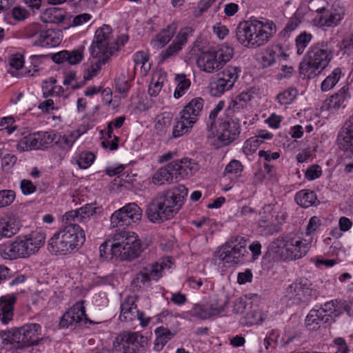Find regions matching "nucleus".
I'll use <instances>...</instances> for the list:
<instances>
[{
    "instance_id": "1",
    "label": "nucleus",
    "mask_w": 353,
    "mask_h": 353,
    "mask_svg": "<svg viewBox=\"0 0 353 353\" xmlns=\"http://www.w3.org/2000/svg\"><path fill=\"white\" fill-rule=\"evenodd\" d=\"M188 192V188L181 184L159 192L147 205L148 219L155 223L172 219L183 205Z\"/></svg>"
},
{
    "instance_id": "2",
    "label": "nucleus",
    "mask_w": 353,
    "mask_h": 353,
    "mask_svg": "<svg viewBox=\"0 0 353 353\" xmlns=\"http://www.w3.org/2000/svg\"><path fill=\"white\" fill-rule=\"evenodd\" d=\"M276 32V26L272 21L254 18L238 24L236 38L243 47L256 49L268 43Z\"/></svg>"
},
{
    "instance_id": "3",
    "label": "nucleus",
    "mask_w": 353,
    "mask_h": 353,
    "mask_svg": "<svg viewBox=\"0 0 353 353\" xmlns=\"http://www.w3.org/2000/svg\"><path fill=\"white\" fill-rule=\"evenodd\" d=\"M91 59L84 64L83 81L84 84L96 77L110 57V28L103 25L98 28L89 48Z\"/></svg>"
},
{
    "instance_id": "4",
    "label": "nucleus",
    "mask_w": 353,
    "mask_h": 353,
    "mask_svg": "<svg viewBox=\"0 0 353 353\" xmlns=\"http://www.w3.org/2000/svg\"><path fill=\"white\" fill-rule=\"evenodd\" d=\"M61 228L49 240L48 249L51 252L62 254H69L79 249L85 241L84 230L73 221L63 220Z\"/></svg>"
},
{
    "instance_id": "5",
    "label": "nucleus",
    "mask_w": 353,
    "mask_h": 353,
    "mask_svg": "<svg viewBox=\"0 0 353 353\" xmlns=\"http://www.w3.org/2000/svg\"><path fill=\"white\" fill-rule=\"evenodd\" d=\"M334 46L327 41L312 45L307 52V59L300 63L299 72L304 78L312 79L319 75L334 57Z\"/></svg>"
},
{
    "instance_id": "6",
    "label": "nucleus",
    "mask_w": 353,
    "mask_h": 353,
    "mask_svg": "<svg viewBox=\"0 0 353 353\" xmlns=\"http://www.w3.org/2000/svg\"><path fill=\"white\" fill-rule=\"evenodd\" d=\"M144 248L138 235L125 228L112 232V256L121 261H132L138 258Z\"/></svg>"
},
{
    "instance_id": "7",
    "label": "nucleus",
    "mask_w": 353,
    "mask_h": 353,
    "mask_svg": "<svg viewBox=\"0 0 353 353\" xmlns=\"http://www.w3.org/2000/svg\"><path fill=\"white\" fill-rule=\"evenodd\" d=\"M310 245L305 240L294 237L278 238L270 247L273 259L283 261L299 259L308 252Z\"/></svg>"
},
{
    "instance_id": "8",
    "label": "nucleus",
    "mask_w": 353,
    "mask_h": 353,
    "mask_svg": "<svg viewBox=\"0 0 353 353\" xmlns=\"http://www.w3.org/2000/svg\"><path fill=\"white\" fill-rule=\"evenodd\" d=\"M233 55V48L223 44L201 53L197 59V64L204 72L213 73L221 69Z\"/></svg>"
},
{
    "instance_id": "9",
    "label": "nucleus",
    "mask_w": 353,
    "mask_h": 353,
    "mask_svg": "<svg viewBox=\"0 0 353 353\" xmlns=\"http://www.w3.org/2000/svg\"><path fill=\"white\" fill-rule=\"evenodd\" d=\"M204 101L201 97L192 99L180 112L176 119L173 128L172 136L179 137L188 133L196 123L198 117L203 108Z\"/></svg>"
},
{
    "instance_id": "10",
    "label": "nucleus",
    "mask_w": 353,
    "mask_h": 353,
    "mask_svg": "<svg viewBox=\"0 0 353 353\" xmlns=\"http://www.w3.org/2000/svg\"><path fill=\"white\" fill-rule=\"evenodd\" d=\"M42 328L39 323H26L8 330V338L11 345L16 348L23 349L37 345L42 340Z\"/></svg>"
},
{
    "instance_id": "11",
    "label": "nucleus",
    "mask_w": 353,
    "mask_h": 353,
    "mask_svg": "<svg viewBox=\"0 0 353 353\" xmlns=\"http://www.w3.org/2000/svg\"><path fill=\"white\" fill-rule=\"evenodd\" d=\"M46 234L41 231H34L28 235L15 239L17 259H26L37 253L44 244Z\"/></svg>"
},
{
    "instance_id": "12",
    "label": "nucleus",
    "mask_w": 353,
    "mask_h": 353,
    "mask_svg": "<svg viewBox=\"0 0 353 353\" xmlns=\"http://www.w3.org/2000/svg\"><path fill=\"white\" fill-rule=\"evenodd\" d=\"M246 241L242 237H234L221 246L217 252L219 260L228 263L238 264L243 261L246 250Z\"/></svg>"
},
{
    "instance_id": "13",
    "label": "nucleus",
    "mask_w": 353,
    "mask_h": 353,
    "mask_svg": "<svg viewBox=\"0 0 353 353\" xmlns=\"http://www.w3.org/2000/svg\"><path fill=\"white\" fill-rule=\"evenodd\" d=\"M56 139L57 135L52 132H39L23 137L17 143L16 147L19 152L47 148Z\"/></svg>"
},
{
    "instance_id": "14",
    "label": "nucleus",
    "mask_w": 353,
    "mask_h": 353,
    "mask_svg": "<svg viewBox=\"0 0 353 353\" xmlns=\"http://www.w3.org/2000/svg\"><path fill=\"white\" fill-rule=\"evenodd\" d=\"M142 217V210L135 203H130L112 214V224L113 227L130 225Z\"/></svg>"
},
{
    "instance_id": "15",
    "label": "nucleus",
    "mask_w": 353,
    "mask_h": 353,
    "mask_svg": "<svg viewBox=\"0 0 353 353\" xmlns=\"http://www.w3.org/2000/svg\"><path fill=\"white\" fill-rule=\"evenodd\" d=\"M316 12L317 14L314 19V22L321 27L337 26L345 14L343 8L339 5H333L330 10H327L323 5L316 10Z\"/></svg>"
},
{
    "instance_id": "16",
    "label": "nucleus",
    "mask_w": 353,
    "mask_h": 353,
    "mask_svg": "<svg viewBox=\"0 0 353 353\" xmlns=\"http://www.w3.org/2000/svg\"><path fill=\"white\" fill-rule=\"evenodd\" d=\"M137 297L134 296H128L121 305V314L119 319L122 321H132L136 316L140 321L143 327L148 325L151 319L146 317L145 314L137 310L135 302Z\"/></svg>"
},
{
    "instance_id": "17",
    "label": "nucleus",
    "mask_w": 353,
    "mask_h": 353,
    "mask_svg": "<svg viewBox=\"0 0 353 353\" xmlns=\"http://www.w3.org/2000/svg\"><path fill=\"white\" fill-rule=\"evenodd\" d=\"M238 121L227 117L219 123L216 130V136L223 145H228L238 137L241 130Z\"/></svg>"
},
{
    "instance_id": "18",
    "label": "nucleus",
    "mask_w": 353,
    "mask_h": 353,
    "mask_svg": "<svg viewBox=\"0 0 353 353\" xmlns=\"http://www.w3.org/2000/svg\"><path fill=\"white\" fill-rule=\"evenodd\" d=\"M311 283L307 279L301 278L290 284L286 290V296L289 299L305 302L312 296Z\"/></svg>"
},
{
    "instance_id": "19",
    "label": "nucleus",
    "mask_w": 353,
    "mask_h": 353,
    "mask_svg": "<svg viewBox=\"0 0 353 353\" xmlns=\"http://www.w3.org/2000/svg\"><path fill=\"white\" fill-rule=\"evenodd\" d=\"M252 95L248 92H241L237 95L230 102L225 109V116L239 121L240 117L245 115L248 103L252 100Z\"/></svg>"
},
{
    "instance_id": "20",
    "label": "nucleus",
    "mask_w": 353,
    "mask_h": 353,
    "mask_svg": "<svg viewBox=\"0 0 353 353\" xmlns=\"http://www.w3.org/2000/svg\"><path fill=\"white\" fill-rule=\"evenodd\" d=\"M83 304V301H78L65 312L61 319L60 327L66 328L70 325L77 324L83 320L86 321L88 319Z\"/></svg>"
},
{
    "instance_id": "21",
    "label": "nucleus",
    "mask_w": 353,
    "mask_h": 353,
    "mask_svg": "<svg viewBox=\"0 0 353 353\" xmlns=\"http://www.w3.org/2000/svg\"><path fill=\"white\" fill-rule=\"evenodd\" d=\"M140 343L141 348L147 344V339L138 332H123L118 334L113 341V350L120 352L128 345H136Z\"/></svg>"
},
{
    "instance_id": "22",
    "label": "nucleus",
    "mask_w": 353,
    "mask_h": 353,
    "mask_svg": "<svg viewBox=\"0 0 353 353\" xmlns=\"http://www.w3.org/2000/svg\"><path fill=\"white\" fill-rule=\"evenodd\" d=\"M84 57V48L81 47L72 50H62L52 56V61L57 63H68L69 65L79 64Z\"/></svg>"
},
{
    "instance_id": "23",
    "label": "nucleus",
    "mask_w": 353,
    "mask_h": 353,
    "mask_svg": "<svg viewBox=\"0 0 353 353\" xmlns=\"http://www.w3.org/2000/svg\"><path fill=\"white\" fill-rule=\"evenodd\" d=\"M337 143L341 150L353 153V115L341 128L337 137Z\"/></svg>"
},
{
    "instance_id": "24",
    "label": "nucleus",
    "mask_w": 353,
    "mask_h": 353,
    "mask_svg": "<svg viewBox=\"0 0 353 353\" xmlns=\"http://www.w3.org/2000/svg\"><path fill=\"white\" fill-rule=\"evenodd\" d=\"M179 180L172 163L160 168L154 174L152 179V183L156 185L170 184L174 180Z\"/></svg>"
},
{
    "instance_id": "25",
    "label": "nucleus",
    "mask_w": 353,
    "mask_h": 353,
    "mask_svg": "<svg viewBox=\"0 0 353 353\" xmlns=\"http://www.w3.org/2000/svg\"><path fill=\"white\" fill-rule=\"evenodd\" d=\"M97 208L92 204H86L84 206L75 210L67 212L63 215V220L73 221V222L83 223L94 215Z\"/></svg>"
},
{
    "instance_id": "26",
    "label": "nucleus",
    "mask_w": 353,
    "mask_h": 353,
    "mask_svg": "<svg viewBox=\"0 0 353 353\" xmlns=\"http://www.w3.org/2000/svg\"><path fill=\"white\" fill-rule=\"evenodd\" d=\"M158 271L153 270L151 267L148 265L143 268L134 277L131 281V286L133 290H140L143 288L145 285L151 280H155V276H157Z\"/></svg>"
},
{
    "instance_id": "27",
    "label": "nucleus",
    "mask_w": 353,
    "mask_h": 353,
    "mask_svg": "<svg viewBox=\"0 0 353 353\" xmlns=\"http://www.w3.org/2000/svg\"><path fill=\"white\" fill-rule=\"evenodd\" d=\"M16 301L17 297L13 294L0 297V319L3 323L7 324L12 319Z\"/></svg>"
},
{
    "instance_id": "28",
    "label": "nucleus",
    "mask_w": 353,
    "mask_h": 353,
    "mask_svg": "<svg viewBox=\"0 0 353 353\" xmlns=\"http://www.w3.org/2000/svg\"><path fill=\"white\" fill-rule=\"evenodd\" d=\"M61 41V32L59 30L48 29L39 33V39H37L34 43L41 47H54Z\"/></svg>"
},
{
    "instance_id": "29",
    "label": "nucleus",
    "mask_w": 353,
    "mask_h": 353,
    "mask_svg": "<svg viewBox=\"0 0 353 353\" xmlns=\"http://www.w3.org/2000/svg\"><path fill=\"white\" fill-rule=\"evenodd\" d=\"M177 29V23L174 21L156 34L151 40V45L155 49L163 48L172 38Z\"/></svg>"
},
{
    "instance_id": "30",
    "label": "nucleus",
    "mask_w": 353,
    "mask_h": 353,
    "mask_svg": "<svg viewBox=\"0 0 353 353\" xmlns=\"http://www.w3.org/2000/svg\"><path fill=\"white\" fill-rule=\"evenodd\" d=\"M350 98V93L347 85L342 87L338 92L332 95L329 99L327 108L330 111H336L341 108L346 106V102Z\"/></svg>"
},
{
    "instance_id": "31",
    "label": "nucleus",
    "mask_w": 353,
    "mask_h": 353,
    "mask_svg": "<svg viewBox=\"0 0 353 353\" xmlns=\"http://www.w3.org/2000/svg\"><path fill=\"white\" fill-rule=\"evenodd\" d=\"M329 323V316L323 315V311L319 310H311L305 321L306 327L310 330H316L321 323Z\"/></svg>"
},
{
    "instance_id": "32",
    "label": "nucleus",
    "mask_w": 353,
    "mask_h": 353,
    "mask_svg": "<svg viewBox=\"0 0 353 353\" xmlns=\"http://www.w3.org/2000/svg\"><path fill=\"white\" fill-rule=\"evenodd\" d=\"M41 19L44 23H61L65 19V11L57 7L48 8L42 12Z\"/></svg>"
},
{
    "instance_id": "33",
    "label": "nucleus",
    "mask_w": 353,
    "mask_h": 353,
    "mask_svg": "<svg viewBox=\"0 0 353 353\" xmlns=\"http://www.w3.org/2000/svg\"><path fill=\"white\" fill-rule=\"evenodd\" d=\"M319 310L323 311V315H327L329 316V321L333 318L339 316L343 313V310H345L348 312L347 307L343 306V303L337 300H332L326 302Z\"/></svg>"
},
{
    "instance_id": "34",
    "label": "nucleus",
    "mask_w": 353,
    "mask_h": 353,
    "mask_svg": "<svg viewBox=\"0 0 353 353\" xmlns=\"http://www.w3.org/2000/svg\"><path fill=\"white\" fill-rule=\"evenodd\" d=\"M19 230V223L14 219L6 220L0 219V239L10 238L17 234Z\"/></svg>"
},
{
    "instance_id": "35",
    "label": "nucleus",
    "mask_w": 353,
    "mask_h": 353,
    "mask_svg": "<svg viewBox=\"0 0 353 353\" xmlns=\"http://www.w3.org/2000/svg\"><path fill=\"white\" fill-rule=\"evenodd\" d=\"M172 163L174 168H176V172L178 175L179 179L191 174L192 170H195L196 167V164L191 159L187 158L183 159L180 161H174Z\"/></svg>"
},
{
    "instance_id": "36",
    "label": "nucleus",
    "mask_w": 353,
    "mask_h": 353,
    "mask_svg": "<svg viewBox=\"0 0 353 353\" xmlns=\"http://www.w3.org/2000/svg\"><path fill=\"white\" fill-rule=\"evenodd\" d=\"M134 70L140 68L141 74L145 76L150 70L151 64L149 61V55L144 51H139L134 55Z\"/></svg>"
},
{
    "instance_id": "37",
    "label": "nucleus",
    "mask_w": 353,
    "mask_h": 353,
    "mask_svg": "<svg viewBox=\"0 0 353 353\" xmlns=\"http://www.w3.org/2000/svg\"><path fill=\"white\" fill-rule=\"evenodd\" d=\"M114 83L115 93L121 94V97H126L130 88L129 77L126 72H122L116 75Z\"/></svg>"
},
{
    "instance_id": "38",
    "label": "nucleus",
    "mask_w": 353,
    "mask_h": 353,
    "mask_svg": "<svg viewBox=\"0 0 353 353\" xmlns=\"http://www.w3.org/2000/svg\"><path fill=\"white\" fill-rule=\"evenodd\" d=\"M79 134L76 132H67L63 134H59V138L54 141L56 144L62 150H70Z\"/></svg>"
},
{
    "instance_id": "39",
    "label": "nucleus",
    "mask_w": 353,
    "mask_h": 353,
    "mask_svg": "<svg viewBox=\"0 0 353 353\" xmlns=\"http://www.w3.org/2000/svg\"><path fill=\"white\" fill-rule=\"evenodd\" d=\"M316 196L314 192L303 190L296 193L295 201L298 205L303 208H308L315 203Z\"/></svg>"
},
{
    "instance_id": "40",
    "label": "nucleus",
    "mask_w": 353,
    "mask_h": 353,
    "mask_svg": "<svg viewBox=\"0 0 353 353\" xmlns=\"http://www.w3.org/2000/svg\"><path fill=\"white\" fill-rule=\"evenodd\" d=\"M232 83H228L225 79L219 77L216 81L210 83V92L212 96L219 97L225 92L232 88Z\"/></svg>"
},
{
    "instance_id": "41",
    "label": "nucleus",
    "mask_w": 353,
    "mask_h": 353,
    "mask_svg": "<svg viewBox=\"0 0 353 353\" xmlns=\"http://www.w3.org/2000/svg\"><path fill=\"white\" fill-rule=\"evenodd\" d=\"M174 80L177 83V85L174 92V97L175 99H179L189 89L191 85V82L190 80L188 79L186 75L184 74H176L175 76Z\"/></svg>"
},
{
    "instance_id": "42",
    "label": "nucleus",
    "mask_w": 353,
    "mask_h": 353,
    "mask_svg": "<svg viewBox=\"0 0 353 353\" xmlns=\"http://www.w3.org/2000/svg\"><path fill=\"white\" fill-rule=\"evenodd\" d=\"M342 71L340 68H336L321 83V88L323 92L332 89L339 81Z\"/></svg>"
},
{
    "instance_id": "43",
    "label": "nucleus",
    "mask_w": 353,
    "mask_h": 353,
    "mask_svg": "<svg viewBox=\"0 0 353 353\" xmlns=\"http://www.w3.org/2000/svg\"><path fill=\"white\" fill-rule=\"evenodd\" d=\"M275 205L269 204L263 207L262 211L259 213L261 218L258 221V226L265 229L272 225V212L274 210Z\"/></svg>"
},
{
    "instance_id": "44",
    "label": "nucleus",
    "mask_w": 353,
    "mask_h": 353,
    "mask_svg": "<svg viewBox=\"0 0 353 353\" xmlns=\"http://www.w3.org/2000/svg\"><path fill=\"white\" fill-rule=\"evenodd\" d=\"M17 252L15 240L0 244V256L3 259H17Z\"/></svg>"
},
{
    "instance_id": "45",
    "label": "nucleus",
    "mask_w": 353,
    "mask_h": 353,
    "mask_svg": "<svg viewBox=\"0 0 353 353\" xmlns=\"http://www.w3.org/2000/svg\"><path fill=\"white\" fill-rule=\"evenodd\" d=\"M17 252L15 240L0 244V256L3 259H17Z\"/></svg>"
},
{
    "instance_id": "46",
    "label": "nucleus",
    "mask_w": 353,
    "mask_h": 353,
    "mask_svg": "<svg viewBox=\"0 0 353 353\" xmlns=\"http://www.w3.org/2000/svg\"><path fill=\"white\" fill-rule=\"evenodd\" d=\"M297 94L296 89L290 88L279 93L276 97V100L280 105H289L294 101Z\"/></svg>"
},
{
    "instance_id": "47",
    "label": "nucleus",
    "mask_w": 353,
    "mask_h": 353,
    "mask_svg": "<svg viewBox=\"0 0 353 353\" xmlns=\"http://www.w3.org/2000/svg\"><path fill=\"white\" fill-rule=\"evenodd\" d=\"M240 72L241 70L239 68L228 65L222 71L221 77H220V78L225 79L228 83H232V86H234V83L239 77V73Z\"/></svg>"
},
{
    "instance_id": "48",
    "label": "nucleus",
    "mask_w": 353,
    "mask_h": 353,
    "mask_svg": "<svg viewBox=\"0 0 353 353\" xmlns=\"http://www.w3.org/2000/svg\"><path fill=\"white\" fill-rule=\"evenodd\" d=\"M312 38V35L310 33H307L305 32L301 33L296 37L295 42L296 52L298 54H302L303 53L305 48L311 41Z\"/></svg>"
},
{
    "instance_id": "49",
    "label": "nucleus",
    "mask_w": 353,
    "mask_h": 353,
    "mask_svg": "<svg viewBox=\"0 0 353 353\" xmlns=\"http://www.w3.org/2000/svg\"><path fill=\"white\" fill-rule=\"evenodd\" d=\"M280 54H278L273 48H267L262 56L261 63L263 67L268 68L272 65L277 59L279 58Z\"/></svg>"
},
{
    "instance_id": "50",
    "label": "nucleus",
    "mask_w": 353,
    "mask_h": 353,
    "mask_svg": "<svg viewBox=\"0 0 353 353\" xmlns=\"http://www.w3.org/2000/svg\"><path fill=\"white\" fill-rule=\"evenodd\" d=\"M172 263L171 258L166 257L162 259L161 261L155 262L148 265L151 267L153 270H157V271H158L157 276H155L156 281H157L163 276V271L165 269H170L171 268Z\"/></svg>"
},
{
    "instance_id": "51",
    "label": "nucleus",
    "mask_w": 353,
    "mask_h": 353,
    "mask_svg": "<svg viewBox=\"0 0 353 353\" xmlns=\"http://www.w3.org/2000/svg\"><path fill=\"white\" fill-rule=\"evenodd\" d=\"M128 40L129 36L126 34L118 36L114 41L112 42V57L119 56V52L123 50Z\"/></svg>"
},
{
    "instance_id": "52",
    "label": "nucleus",
    "mask_w": 353,
    "mask_h": 353,
    "mask_svg": "<svg viewBox=\"0 0 353 353\" xmlns=\"http://www.w3.org/2000/svg\"><path fill=\"white\" fill-rule=\"evenodd\" d=\"M95 159L94 154L90 152H81L77 159V163L79 168L86 169L90 167Z\"/></svg>"
},
{
    "instance_id": "53",
    "label": "nucleus",
    "mask_w": 353,
    "mask_h": 353,
    "mask_svg": "<svg viewBox=\"0 0 353 353\" xmlns=\"http://www.w3.org/2000/svg\"><path fill=\"white\" fill-rule=\"evenodd\" d=\"M192 33L193 29L191 27H185L179 31L173 41L183 48L186 45L188 38L192 36Z\"/></svg>"
},
{
    "instance_id": "54",
    "label": "nucleus",
    "mask_w": 353,
    "mask_h": 353,
    "mask_svg": "<svg viewBox=\"0 0 353 353\" xmlns=\"http://www.w3.org/2000/svg\"><path fill=\"white\" fill-rule=\"evenodd\" d=\"M244 323L247 325H257L264 320L261 312L259 310H253L248 312L245 316Z\"/></svg>"
},
{
    "instance_id": "55",
    "label": "nucleus",
    "mask_w": 353,
    "mask_h": 353,
    "mask_svg": "<svg viewBox=\"0 0 353 353\" xmlns=\"http://www.w3.org/2000/svg\"><path fill=\"white\" fill-rule=\"evenodd\" d=\"M65 85H70L72 90H77L83 87L85 84L83 81H77V72L75 71H70L65 74L63 82Z\"/></svg>"
},
{
    "instance_id": "56",
    "label": "nucleus",
    "mask_w": 353,
    "mask_h": 353,
    "mask_svg": "<svg viewBox=\"0 0 353 353\" xmlns=\"http://www.w3.org/2000/svg\"><path fill=\"white\" fill-rule=\"evenodd\" d=\"M156 75L152 77V81L154 82L148 88V93L152 97H156L159 93L166 77L165 74H159L158 79L155 81Z\"/></svg>"
},
{
    "instance_id": "57",
    "label": "nucleus",
    "mask_w": 353,
    "mask_h": 353,
    "mask_svg": "<svg viewBox=\"0 0 353 353\" xmlns=\"http://www.w3.org/2000/svg\"><path fill=\"white\" fill-rule=\"evenodd\" d=\"M16 198V194L12 190H0V208L11 205Z\"/></svg>"
},
{
    "instance_id": "58",
    "label": "nucleus",
    "mask_w": 353,
    "mask_h": 353,
    "mask_svg": "<svg viewBox=\"0 0 353 353\" xmlns=\"http://www.w3.org/2000/svg\"><path fill=\"white\" fill-rule=\"evenodd\" d=\"M261 143L259 141L258 137H252L247 139L243 146V151L246 155L254 153Z\"/></svg>"
},
{
    "instance_id": "59",
    "label": "nucleus",
    "mask_w": 353,
    "mask_h": 353,
    "mask_svg": "<svg viewBox=\"0 0 353 353\" xmlns=\"http://www.w3.org/2000/svg\"><path fill=\"white\" fill-rule=\"evenodd\" d=\"M157 334V343H161L163 346L173 336V334L168 329L163 327H157L155 330Z\"/></svg>"
},
{
    "instance_id": "60",
    "label": "nucleus",
    "mask_w": 353,
    "mask_h": 353,
    "mask_svg": "<svg viewBox=\"0 0 353 353\" xmlns=\"http://www.w3.org/2000/svg\"><path fill=\"white\" fill-rule=\"evenodd\" d=\"M188 313L191 316L201 319H207L209 318V314L207 312V307L199 304H194L188 311Z\"/></svg>"
},
{
    "instance_id": "61",
    "label": "nucleus",
    "mask_w": 353,
    "mask_h": 353,
    "mask_svg": "<svg viewBox=\"0 0 353 353\" xmlns=\"http://www.w3.org/2000/svg\"><path fill=\"white\" fill-rule=\"evenodd\" d=\"M224 102L220 101L216 107L211 111L209 115V121H208V127L210 130H212L216 128V119L219 112L223 108Z\"/></svg>"
},
{
    "instance_id": "62",
    "label": "nucleus",
    "mask_w": 353,
    "mask_h": 353,
    "mask_svg": "<svg viewBox=\"0 0 353 353\" xmlns=\"http://www.w3.org/2000/svg\"><path fill=\"white\" fill-rule=\"evenodd\" d=\"M12 16L14 20L17 21H23L30 16V12L25 8L21 6H14L12 9Z\"/></svg>"
},
{
    "instance_id": "63",
    "label": "nucleus",
    "mask_w": 353,
    "mask_h": 353,
    "mask_svg": "<svg viewBox=\"0 0 353 353\" xmlns=\"http://www.w3.org/2000/svg\"><path fill=\"white\" fill-rule=\"evenodd\" d=\"M182 48H183L181 46L173 41L165 50L162 51L161 57H162L163 60L167 59L172 56L177 54L182 50Z\"/></svg>"
},
{
    "instance_id": "64",
    "label": "nucleus",
    "mask_w": 353,
    "mask_h": 353,
    "mask_svg": "<svg viewBox=\"0 0 353 353\" xmlns=\"http://www.w3.org/2000/svg\"><path fill=\"white\" fill-rule=\"evenodd\" d=\"M215 0H201L196 8L194 10V16L195 17H200L204 12H205L214 2Z\"/></svg>"
}]
</instances>
